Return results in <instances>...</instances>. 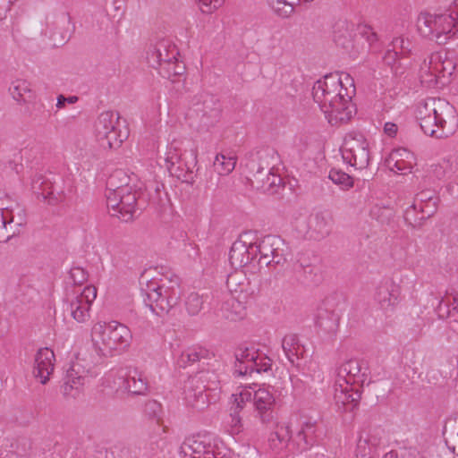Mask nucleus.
<instances>
[{"label":"nucleus","mask_w":458,"mask_h":458,"mask_svg":"<svg viewBox=\"0 0 458 458\" xmlns=\"http://www.w3.org/2000/svg\"><path fill=\"white\" fill-rule=\"evenodd\" d=\"M343 83L338 72L328 73L317 81L312 89L314 101L332 125L348 122L354 111L352 96Z\"/></svg>","instance_id":"1"},{"label":"nucleus","mask_w":458,"mask_h":458,"mask_svg":"<svg viewBox=\"0 0 458 458\" xmlns=\"http://www.w3.org/2000/svg\"><path fill=\"white\" fill-rule=\"evenodd\" d=\"M416 118L422 131L436 139L452 135L458 124L455 108L444 98H428L420 102Z\"/></svg>","instance_id":"2"},{"label":"nucleus","mask_w":458,"mask_h":458,"mask_svg":"<svg viewBox=\"0 0 458 458\" xmlns=\"http://www.w3.org/2000/svg\"><path fill=\"white\" fill-rule=\"evenodd\" d=\"M127 179L122 170L113 173L106 182V203L111 215L123 222L131 221L137 212L145 208L147 199L140 190H132L128 183L118 185L117 181Z\"/></svg>","instance_id":"3"},{"label":"nucleus","mask_w":458,"mask_h":458,"mask_svg":"<svg viewBox=\"0 0 458 458\" xmlns=\"http://www.w3.org/2000/svg\"><path fill=\"white\" fill-rule=\"evenodd\" d=\"M143 301L153 313L157 316L167 314L179 301L181 290L179 279L169 280L168 284L149 282L146 289H141Z\"/></svg>","instance_id":"4"},{"label":"nucleus","mask_w":458,"mask_h":458,"mask_svg":"<svg viewBox=\"0 0 458 458\" xmlns=\"http://www.w3.org/2000/svg\"><path fill=\"white\" fill-rule=\"evenodd\" d=\"M458 23L453 13L432 14L420 13L417 18V29L420 34L438 45H444L458 31Z\"/></svg>","instance_id":"5"},{"label":"nucleus","mask_w":458,"mask_h":458,"mask_svg":"<svg viewBox=\"0 0 458 458\" xmlns=\"http://www.w3.org/2000/svg\"><path fill=\"white\" fill-rule=\"evenodd\" d=\"M120 114L114 111L102 112L95 122V135L103 148H118L129 136L126 128H120Z\"/></svg>","instance_id":"6"},{"label":"nucleus","mask_w":458,"mask_h":458,"mask_svg":"<svg viewBox=\"0 0 458 458\" xmlns=\"http://www.w3.org/2000/svg\"><path fill=\"white\" fill-rule=\"evenodd\" d=\"M92 338L102 343L106 350L124 351L130 346L132 338L128 327L117 321L97 323L92 328Z\"/></svg>","instance_id":"7"},{"label":"nucleus","mask_w":458,"mask_h":458,"mask_svg":"<svg viewBox=\"0 0 458 458\" xmlns=\"http://www.w3.org/2000/svg\"><path fill=\"white\" fill-rule=\"evenodd\" d=\"M256 242L255 251L259 255V264L266 267H284L288 258L291 256V250L288 243L280 236L268 234Z\"/></svg>","instance_id":"8"},{"label":"nucleus","mask_w":458,"mask_h":458,"mask_svg":"<svg viewBox=\"0 0 458 458\" xmlns=\"http://www.w3.org/2000/svg\"><path fill=\"white\" fill-rule=\"evenodd\" d=\"M341 152L344 162L357 169L366 168L369 163V143L361 133H348Z\"/></svg>","instance_id":"9"},{"label":"nucleus","mask_w":458,"mask_h":458,"mask_svg":"<svg viewBox=\"0 0 458 458\" xmlns=\"http://www.w3.org/2000/svg\"><path fill=\"white\" fill-rule=\"evenodd\" d=\"M27 218L22 207H4L0 204V242H6L19 235L26 225Z\"/></svg>","instance_id":"10"},{"label":"nucleus","mask_w":458,"mask_h":458,"mask_svg":"<svg viewBox=\"0 0 458 458\" xmlns=\"http://www.w3.org/2000/svg\"><path fill=\"white\" fill-rule=\"evenodd\" d=\"M253 404L256 411V418L261 424L276 423L278 417L276 401L274 394L269 389L259 387L254 391Z\"/></svg>","instance_id":"11"},{"label":"nucleus","mask_w":458,"mask_h":458,"mask_svg":"<svg viewBox=\"0 0 458 458\" xmlns=\"http://www.w3.org/2000/svg\"><path fill=\"white\" fill-rule=\"evenodd\" d=\"M251 232H246L233 243L229 251V261L233 267H244L257 257L254 250L256 242L251 241Z\"/></svg>","instance_id":"12"},{"label":"nucleus","mask_w":458,"mask_h":458,"mask_svg":"<svg viewBox=\"0 0 458 458\" xmlns=\"http://www.w3.org/2000/svg\"><path fill=\"white\" fill-rule=\"evenodd\" d=\"M191 110L199 116L205 125L208 126L218 121L221 114V105L215 96L204 94L195 98Z\"/></svg>","instance_id":"13"},{"label":"nucleus","mask_w":458,"mask_h":458,"mask_svg":"<svg viewBox=\"0 0 458 458\" xmlns=\"http://www.w3.org/2000/svg\"><path fill=\"white\" fill-rule=\"evenodd\" d=\"M369 374V369L365 360L350 359L337 368L336 379H340V382L345 379L350 385L363 386Z\"/></svg>","instance_id":"14"},{"label":"nucleus","mask_w":458,"mask_h":458,"mask_svg":"<svg viewBox=\"0 0 458 458\" xmlns=\"http://www.w3.org/2000/svg\"><path fill=\"white\" fill-rule=\"evenodd\" d=\"M277 159L278 154L275 148L263 147L248 154L245 168L248 174L272 171Z\"/></svg>","instance_id":"15"},{"label":"nucleus","mask_w":458,"mask_h":458,"mask_svg":"<svg viewBox=\"0 0 458 458\" xmlns=\"http://www.w3.org/2000/svg\"><path fill=\"white\" fill-rule=\"evenodd\" d=\"M182 458H211L215 455L214 446L205 436L187 437L180 447Z\"/></svg>","instance_id":"16"},{"label":"nucleus","mask_w":458,"mask_h":458,"mask_svg":"<svg viewBox=\"0 0 458 458\" xmlns=\"http://www.w3.org/2000/svg\"><path fill=\"white\" fill-rule=\"evenodd\" d=\"M183 141L181 140H173L167 146L165 161L171 175L177 177L182 182H191L192 177L191 174L184 173L177 164L182 163V158L185 150L182 149Z\"/></svg>","instance_id":"17"},{"label":"nucleus","mask_w":458,"mask_h":458,"mask_svg":"<svg viewBox=\"0 0 458 458\" xmlns=\"http://www.w3.org/2000/svg\"><path fill=\"white\" fill-rule=\"evenodd\" d=\"M355 385H350L345 379L340 382L335 380V401L339 409L343 408L345 411H352L360 400V390Z\"/></svg>","instance_id":"18"},{"label":"nucleus","mask_w":458,"mask_h":458,"mask_svg":"<svg viewBox=\"0 0 458 458\" xmlns=\"http://www.w3.org/2000/svg\"><path fill=\"white\" fill-rule=\"evenodd\" d=\"M178 52L175 46L171 45L167 39H162L155 45H150L146 55L148 65L152 68H157L164 63L176 60Z\"/></svg>","instance_id":"19"},{"label":"nucleus","mask_w":458,"mask_h":458,"mask_svg":"<svg viewBox=\"0 0 458 458\" xmlns=\"http://www.w3.org/2000/svg\"><path fill=\"white\" fill-rule=\"evenodd\" d=\"M262 425L271 429L268 437V445L273 452L277 454L287 447L292 438V431L288 423L279 421L277 417L276 423Z\"/></svg>","instance_id":"20"},{"label":"nucleus","mask_w":458,"mask_h":458,"mask_svg":"<svg viewBox=\"0 0 458 458\" xmlns=\"http://www.w3.org/2000/svg\"><path fill=\"white\" fill-rule=\"evenodd\" d=\"M31 188L38 199H42L50 205L63 200L61 192H55V186L51 180L43 174H36L32 179Z\"/></svg>","instance_id":"21"},{"label":"nucleus","mask_w":458,"mask_h":458,"mask_svg":"<svg viewBox=\"0 0 458 458\" xmlns=\"http://www.w3.org/2000/svg\"><path fill=\"white\" fill-rule=\"evenodd\" d=\"M54 360L55 353L47 347L40 348L36 353L33 374L43 385L47 384L54 370Z\"/></svg>","instance_id":"22"},{"label":"nucleus","mask_w":458,"mask_h":458,"mask_svg":"<svg viewBox=\"0 0 458 458\" xmlns=\"http://www.w3.org/2000/svg\"><path fill=\"white\" fill-rule=\"evenodd\" d=\"M235 159L233 157H226L223 154L217 155L213 163V170L206 172L208 176L206 182V188L216 189L220 175L230 174L235 167Z\"/></svg>","instance_id":"23"},{"label":"nucleus","mask_w":458,"mask_h":458,"mask_svg":"<svg viewBox=\"0 0 458 458\" xmlns=\"http://www.w3.org/2000/svg\"><path fill=\"white\" fill-rule=\"evenodd\" d=\"M333 217L328 212H317L311 215L309 220V228L311 236L321 240L328 236L332 231Z\"/></svg>","instance_id":"24"},{"label":"nucleus","mask_w":458,"mask_h":458,"mask_svg":"<svg viewBox=\"0 0 458 458\" xmlns=\"http://www.w3.org/2000/svg\"><path fill=\"white\" fill-rule=\"evenodd\" d=\"M400 294L399 285L391 282L380 284L377 288L375 298L383 310H388L398 303Z\"/></svg>","instance_id":"25"},{"label":"nucleus","mask_w":458,"mask_h":458,"mask_svg":"<svg viewBox=\"0 0 458 458\" xmlns=\"http://www.w3.org/2000/svg\"><path fill=\"white\" fill-rule=\"evenodd\" d=\"M125 389L132 395H145L148 392V381L145 374L137 368L130 369L123 380Z\"/></svg>","instance_id":"26"},{"label":"nucleus","mask_w":458,"mask_h":458,"mask_svg":"<svg viewBox=\"0 0 458 458\" xmlns=\"http://www.w3.org/2000/svg\"><path fill=\"white\" fill-rule=\"evenodd\" d=\"M282 348L288 360L299 366L298 361L305 358L306 350L295 334H288L282 340Z\"/></svg>","instance_id":"27"},{"label":"nucleus","mask_w":458,"mask_h":458,"mask_svg":"<svg viewBox=\"0 0 458 458\" xmlns=\"http://www.w3.org/2000/svg\"><path fill=\"white\" fill-rule=\"evenodd\" d=\"M247 178L252 188L263 191H268L282 182V178L272 171L249 173Z\"/></svg>","instance_id":"28"},{"label":"nucleus","mask_w":458,"mask_h":458,"mask_svg":"<svg viewBox=\"0 0 458 458\" xmlns=\"http://www.w3.org/2000/svg\"><path fill=\"white\" fill-rule=\"evenodd\" d=\"M324 306V308L318 310L316 323L324 330L333 332L338 327L340 313L337 310H329L331 307V301L329 299L326 300Z\"/></svg>","instance_id":"29"},{"label":"nucleus","mask_w":458,"mask_h":458,"mask_svg":"<svg viewBox=\"0 0 458 458\" xmlns=\"http://www.w3.org/2000/svg\"><path fill=\"white\" fill-rule=\"evenodd\" d=\"M411 153L406 148L394 149L386 159V166L393 172L406 174L411 172V165L403 159L408 158Z\"/></svg>","instance_id":"30"},{"label":"nucleus","mask_w":458,"mask_h":458,"mask_svg":"<svg viewBox=\"0 0 458 458\" xmlns=\"http://www.w3.org/2000/svg\"><path fill=\"white\" fill-rule=\"evenodd\" d=\"M235 363L234 373L239 376H243L244 367L248 363L253 361V359L258 358V349L254 346H248L247 344H240L234 352Z\"/></svg>","instance_id":"31"},{"label":"nucleus","mask_w":458,"mask_h":458,"mask_svg":"<svg viewBox=\"0 0 458 458\" xmlns=\"http://www.w3.org/2000/svg\"><path fill=\"white\" fill-rule=\"evenodd\" d=\"M209 355V352L200 346L189 347L181 352L177 359V364L181 368H186L203 360H208Z\"/></svg>","instance_id":"32"},{"label":"nucleus","mask_w":458,"mask_h":458,"mask_svg":"<svg viewBox=\"0 0 458 458\" xmlns=\"http://www.w3.org/2000/svg\"><path fill=\"white\" fill-rule=\"evenodd\" d=\"M432 64L430 59L424 60L420 67V78L422 84L429 88H439L447 84V80H442L437 77V73L432 70Z\"/></svg>","instance_id":"33"},{"label":"nucleus","mask_w":458,"mask_h":458,"mask_svg":"<svg viewBox=\"0 0 458 458\" xmlns=\"http://www.w3.org/2000/svg\"><path fill=\"white\" fill-rule=\"evenodd\" d=\"M243 310L244 308L240 301L233 298H230L222 303L219 312L223 318L236 321L243 318Z\"/></svg>","instance_id":"34"},{"label":"nucleus","mask_w":458,"mask_h":458,"mask_svg":"<svg viewBox=\"0 0 458 458\" xmlns=\"http://www.w3.org/2000/svg\"><path fill=\"white\" fill-rule=\"evenodd\" d=\"M430 62L441 66L442 77L447 80V83L450 81L449 78L455 70L456 63L452 56H449V53H445V56L440 53H433L429 56Z\"/></svg>","instance_id":"35"},{"label":"nucleus","mask_w":458,"mask_h":458,"mask_svg":"<svg viewBox=\"0 0 458 458\" xmlns=\"http://www.w3.org/2000/svg\"><path fill=\"white\" fill-rule=\"evenodd\" d=\"M271 368L272 360L258 350V358L253 359V361H250V363H248L247 367H244L243 376H251L253 373L260 374L262 372H267L271 370Z\"/></svg>","instance_id":"36"},{"label":"nucleus","mask_w":458,"mask_h":458,"mask_svg":"<svg viewBox=\"0 0 458 458\" xmlns=\"http://www.w3.org/2000/svg\"><path fill=\"white\" fill-rule=\"evenodd\" d=\"M72 318L78 322H84L89 317V302L88 301L73 299L68 305Z\"/></svg>","instance_id":"37"},{"label":"nucleus","mask_w":458,"mask_h":458,"mask_svg":"<svg viewBox=\"0 0 458 458\" xmlns=\"http://www.w3.org/2000/svg\"><path fill=\"white\" fill-rule=\"evenodd\" d=\"M370 216L382 225H389L394 216L392 208L375 205L370 209Z\"/></svg>","instance_id":"38"},{"label":"nucleus","mask_w":458,"mask_h":458,"mask_svg":"<svg viewBox=\"0 0 458 458\" xmlns=\"http://www.w3.org/2000/svg\"><path fill=\"white\" fill-rule=\"evenodd\" d=\"M403 58L399 55L398 51H395L392 47L387 49L383 56L384 63L388 65L392 72L395 74H402L403 72V64L401 60Z\"/></svg>","instance_id":"39"},{"label":"nucleus","mask_w":458,"mask_h":458,"mask_svg":"<svg viewBox=\"0 0 458 458\" xmlns=\"http://www.w3.org/2000/svg\"><path fill=\"white\" fill-rule=\"evenodd\" d=\"M204 297L197 293H191L185 300V308L189 315L196 316L204 308Z\"/></svg>","instance_id":"40"},{"label":"nucleus","mask_w":458,"mask_h":458,"mask_svg":"<svg viewBox=\"0 0 458 458\" xmlns=\"http://www.w3.org/2000/svg\"><path fill=\"white\" fill-rule=\"evenodd\" d=\"M148 189L152 191L148 194V201L157 206H164L167 200V193L164 191V185L152 182Z\"/></svg>","instance_id":"41"},{"label":"nucleus","mask_w":458,"mask_h":458,"mask_svg":"<svg viewBox=\"0 0 458 458\" xmlns=\"http://www.w3.org/2000/svg\"><path fill=\"white\" fill-rule=\"evenodd\" d=\"M390 47L395 51H398L402 58H407L411 53L413 44L408 38L402 36L394 38L392 40Z\"/></svg>","instance_id":"42"},{"label":"nucleus","mask_w":458,"mask_h":458,"mask_svg":"<svg viewBox=\"0 0 458 458\" xmlns=\"http://www.w3.org/2000/svg\"><path fill=\"white\" fill-rule=\"evenodd\" d=\"M403 218L405 223L414 229L420 228L424 225V220H420V209L413 204L405 210Z\"/></svg>","instance_id":"43"},{"label":"nucleus","mask_w":458,"mask_h":458,"mask_svg":"<svg viewBox=\"0 0 458 458\" xmlns=\"http://www.w3.org/2000/svg\"><path fill=\"white\" fill-rule=\"evenodd\" d=\"M9 92L14 100L19 103H25L27 101L25 94L30 93V90L25 81H17L9 87Z\"/></svg>","instance_id":"44"},{"label":"nucleus","mask_w":458,"mask_h":458,"mask_svg":"<svg viewBox=\"0 0 458 458\" xmlns=\"http://www.w3.org/2000/svg\"><path fill=\"white\" fill-rule=\"evenodd\" d=\"M329 179L334 183L340 185L343 189H349L353 185L352 178L341 170L332 169L329 172Z\"/></svg>","instance_id":"45"},{"label":"nucleus","mask_w":458,"mask_h":458,"mask_svg":"<svg viewBox=\"0 0 458 458\" xmlns=\"http://www.w3.org/2000/svg\"><path fill=\"white\" fill-rule=\"evenodd\" d=\"M268 4L274 12L283 18L290 16L294 10V6L285 0H268Z\"/></svg>","instance_id":"46"},{"label":"nucleus","mask_w":458,"mask_h":458,"mask_svg":"<svg viewBox=\"0 0 458 458\" xmlns=\"http://www.w3.org/2000/svg\"><path fill=\"white\" fill-rule=\"evenodd\" d=\"M144 413L148 419L156 420L157 424L162 421V406L155 400L145 403Z\"/></svg>","instance_id":"47"},{"label":"nucleus","mask_w":458,"mask_h":458,"mask_svg":"<svg viewBox=\"0 0 458 458\" xmlns=\"http://www.w3.org/2000/svg\"><path fill=\"white\" fill-rule=\"evenodd\" d=\"M191 160L186 161L185 158H182V163L177 164V165L181 166L182 171L187 174H191L192 177V181L191 182H188L189 184L192 185L195 182V177L198 176L199 174L200 168H198L196 170V173L193 172V168L196 166L198 161H197V151L191 149Z\"/></svg>","instance_id":"48"},{"label":"nucleus","mask_w":458,"mask_h":458,"mask_svg":"<svg viewBox=\"0 0 458 458\" xmlns=\"http://www.w3.org/2000/svg\"><path fill=\"white\" fill-rule=\"evenodd\" d=\"M245 276L242 273L235 272L227 276L226 285L230 292H244L245 287L243 280Z\"/></svg>","instance_id":"49"},{"label":"nucleus","mask_w":458,"mask_h":458,"mask_svg":"<svg viewBox=\"0 0 458 458\" xmlns=\"http://www.w3.org/2000/svg\"><path fill=\"white\" fill-rule=\"evenodd\" d=\"M439 202V198L433 199V200L424 203L423 206H419L420 214V220H424V222L430 218L437 210V205Z\"/></svg>","instance_id":"50"},{"label":"nucleus","mask_w":458,"mask_h":458,"mask_svg":"<svg viewBox=\"0 0 458 458\" xmlns=\"http://www.w3.org/2000/svg\"><path fill=\"white\" fill-rule=\"evenodd\" d=\"M436 312L441 319L453 318L449 293H447L445 299L439 301Z\"/></svg>","instance_id":"51"},{"label":"nucleus","mask_w":458,"mask_h":458,"mask_svg":"<svg viewBox=\"0 0 458 458\" xmlns=\"http://www.w3.org/2000/svg\"><path fill=\"white\" fill-rule=\"evenodd\" d=\"M437 198L438 197L434 191L429 189L424 190L416 194L412 204L416 205V207L423 206L424 203L429 202Z\"/></svg>","instance_id":"52"},{"label":"nucleus","mask_w":458,"mask_h":458,"mask_svg":"<svg viewBox=\"0 0 458 458\" xmlns=\"http://www.w3.org/2000/svg\"><path fill=\"white\" fill-rule=\"evenodd\" d=\"M228 424L230 426V433L232 435H237L243 429L240 413H235V411H230V421H228Z\"/></svg>","instance_id":"53"},{"label":"nucleus","mask_w":458,"mask_h":458,"mask_svg":"<svg viewBox=\"0 0 458 458\" xmlns=\"http://www.w3.org/2000/svg\"><path fill=\"white\" fill-rule=\"evenodd\" d=\"M70 277L74 284L81 285L88 280V273L81 267H74L70 270Z\"/></svg>","instance_id":"54"},{"label":"nucleus","mask_w":458,"mask_h":458,"mask_svg":"<svg viewBox=\"0 0 458 458\" xmlns=\"http://www.w3.org/2000/svg\"><path fill=\"white\" fill-rule=\"evenodd\" d=\"M199 4V9L203 13H211L219 8L225 0H197Z\"/></svg>","instance_id":"55"},{"label":"nucleus","mask_w":458,"mask_h":458,"mask_svg":"<svg viewBox=\"0 0 458 458\" xmlns=\"http://www.w3.org/2000/svg\"><path fill=\"white\" fill-rule=\"evenodd\" d=\"M174 61V60L164 63L162 65L155 68L163 78L171 80L172 81H174V74L173 73Z\"/></svg>","instance_id":"56"},{"label":"nucleus","mask_w":458,"mask_h":458,"mask_svg":"<svg viewBox=\"0 0 458 458\" xmlns=\"http://www.w3.org/2000/svg\"><path fill=\"white\" fill-rule=\"evenodd\" d=\"M77 373L75 372L74 367L71 368L67 371V381H70L71 384L73 385V388H75L76 393H78V388L80 386H82L84 384L85 378L81 376H76Z\"/></svg>","instance_id":"57"},{"label":"nucleus","mask_w":458,"mask_h":458,"mask_svg":"<svg viewBox=\"0 0 458 458\" xmlns=\"http://www.w3.org/2000/svg\"><path fill=\"white\" fill-rule=\"evenodd\" d=\"M371 444L372 445H375L376 443L372 442V439H365L362 441L361 439L359 440L357 445V458H371L369 453L366 452V446L367 445Z\"/></svg>","instance_id":"58"},{"label":"nucleus","mask_w":458,"mask_h":458,"mask_svg":"<svg viewBox=\"0 0 458 458\" xmlns=\"http://www.w3.org/2000/svg\"><path fill=\"white\" fill-rule=\"evenodd\" d=\"M97 297V289L94 286H86L83 289V292L80 294L74 297L76 300H81V298H83V300L88 301L89 302V305L91 304V301Z\"/></svg>","instance_id":"59"},{"label":"nucleus","mask_w":458,"mask_h":458,"mask_svg":"<svg viewBox=\"0 0 458 458\" xmlns=\"http://www.w3.org/2000/svg\"><path fill=\"white\" fill-rule=\"evenodd\" d=\"M294 270L297 272H303L304 274H312L314 267L305 259H299L294 264Z\"/></svg>","instance_id":"60"},{"label":"nucleus","mask_w":458,"mask_h":458,"mask_svg":"<svg viewBox=\"0 0 458 458\" xmlns=\"http://www.w3.org/2000/svg\"><path fill=\"white\" fill-rule=\"evenodd\" d=\"M78 97L76 96H70V97H65L64 95H59L58 98H57V103H56V106L58 108H63L65 106V104L68 103V104H74L78 101Z\"/></svg>","instance_id":"61"},{"label":"nucleus","mask_w":458,"mask_h":458,"mask_svg":"<svg viewBox=\"0 0 458 458\" xmlns=\"http://www.w3.org/2000/svg\"><path fill=\"white\" fill-rule=\"evenodd\" d=\"M232 398H233V404L231 406L230 411H235V413H240L243 408L245 407L246 402L242 400L236 394H233Z\"/></svg>","instance_id":"62"},{"label":"nucleus","mask_w":458,"mask_h":458,"mask_svg":"<svg viewBox=\"0 0 458 458\" xmlns=\"http://www.w3.org/2000/svg\"><path fill=\"white\" fill-rule=\"evenodd\" d=\"M361 34L367 36V40L369 42V44L377 41V34L375 31H372V28L370 26H364L363 30H361Z\"/></svg>","instance_id":"63"},{"label":"nucleus","mask_w":458,"mask_h":458,"mask_svg":"<svg viewBox=\"0 0 458 458\" xmlns=\"http://www.w3.org/2000/svg\"><path fill=\"white\" fill-rule=\"evenodd\" d=\"M116 458H135V455L131 448L123 446L118 449Z\"/></svg>","instance_id":"64"}]
</instances>
